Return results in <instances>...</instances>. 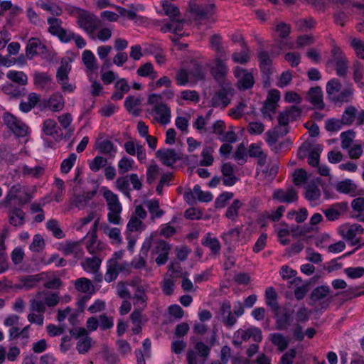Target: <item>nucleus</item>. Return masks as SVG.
Returning a JSON list of instances; mask_svg holds the SVG:
<instances>
[{
	"label": "nucleus",
	"mask_w": 364,
	"mask_h": 364,
	"mask_svg": "<svg viewBox=\"0 0 364 364\" xmlns=\"http://www.w3.org/2000/svg\"><path fill=\"white\" fill-rule=\"evenodd\" d=\"M92 220H95L92 227V232H95L97 228L99 218L97 213L94 211L90 212L87 216L79 219L75 223V228L77 230L82 231L84 228Z\"/></svg>",
	"instance_id": "29"
},
{
	"label": "nucleus",
	"mask_w": 364,
	"mask_h": 364,
	"mask_svg": "<svg viewBox=\"0 0 364 364\" xmlns=\"http://www.w3.org/2000/svg\"><path fill=\"white\" fill-rule=\"evenodd\" d=\"M71 70L70 60L68 58H63L61 60L60 66L59 67L56 78L58 82L68 80V74Z\"/></svg>",
	"instance_id": "41"
},
{
	"label": "nucleus",
	"mask_w": 364,
	"mask_h": 364,
	"mask_svg": "<svg viewBox=\"0 0 364 364\" xmlns=\"http://www.w3.org/2000/svg\"><path fill=\"white\" fill-rule=\"evenodd\" d=\"M321 192L318 188L313 185L306 186V198L312 205H316L320 203Z\"/></svg>",
	"instance_id": "40"
},
{
	"label": "nucleus",
	"mask_w": 364,
	"mask_h": 364,
	"mask_svg": "<svg viewBox=\"0 0 364 364\" xmlns=\"http://www.w3.org/2000/svg\"><path fill=\"white\" fill-rule=\"evenodd\" d=\"M104 233L109 237L112 244L119 245L122 242L120 230L117 228H111L107 225L102 226Z\"/></svg>",
	"instance_id": "38"
},
{
	"label": "nucleus",
	"mask_w": 364,
	"mask_h": 364,
	"mask_svg": "<svg viewBox=\"0 0 364 364\" xmlns=\"http://www.w3.org/2000/svg\"><path fill=\"white\" fill-rule=\"evenodd\" d=\"M162 10L165 15L170 19L176 18L179 14L178 9L170 0H164L161 2Z\"/></svg>",
	"instance_id": "49"
},
{
	"label": "nucleus",
	"mask_w": 364,
	"mask_h": 364,
	"mask_svg": "<svg viewBox=\"0 0 364 364\" xmlns=\"http://www.w3.org/2000/svg\"><path fill=\"white\" fill-rule=\"evenodd\" d=\"M97 149L101 153L108 155L112 158L115 156L117 152V148L112 142L108 140H105L99 143Z\"/></svg>",
	"instance_id": "45"
},
{
	"label": "nucleus",
	"mask_w": 364,
	"mask_h": 364,
	"mask_svg": "<svg viewBox=\"0 0 364 364\" xmlns=\"http://www.w3.org/2000/svg\"><path fill=\"white\" fill-rule=\"evenodd\" d=\"M6 77L10 80L21 85H26L28 83V76L22 71L9 70L6 73Z\"/></svg>",
	"instance_id": "46"
},
{
	"label": "nucleus",
	"mask_w": 364,
	"mask_h": 364,
	"mask_svg": "<svg viewBox=\"0 0 364 364\" xmlns=\"http://www.w3.org/2000/svg\"><path fill=\"white\" fill-rule=\"evenodd\" d=\"M4 122L8 128L18 136H25L28 132V126L14 115L6 113L4 116Z\"/></svg>",
	"instance_id": "10"
},
{
	"label": "nucleus",
	"mask_w": 364,
	"mask_h": 364,
	"mask_svg": "<svg viewBox=\"0 0 364 364\" xmlns=\"http://www.w3.org/2000/svg\"><path fill=\"white\" fill-rule=\"evenodd\" d=\"M242 202L239 200H235L228 207L226 211V217L230 220H235L238 213V210L242 207Z\"/></svg>",
	"instance_id": "59"
},
{
	"label": "nucleus",
	"mask_w": 364,
	"mask_h": 364,
	"mask_svg": "<svg viewBox=\"0 0 364 364\" xmlns=\"http://www.w3.org/2000/svg\"><path fill=\"white\" fill-rule=\"evenodd\" d=\"M103 196L107 202L109 213L107 215L109 223L118 225L120 223V214L122 210V204L120 203L118 196L107 187L101 188Z\"/></svg>",
	"instance_id": "4"
},
{
	"label": "nucleus",
	"mask_w": 364,
	"mask_h": 364,
	"mask_svg": "<svg viewBox=\"0 0 364 364\" xmlns=\"http://www.w3.org/2000/svg\"><path fill=\"white\" fill-rule=\"evenodd\" d=\"M221 39L218 36H214L210 39V44L213 48L217 52V58L214 61V65L212 67L213 74L218 81H221L228 73V67L225 60L227 59L225 53L220 47Z\"/></svg>",
	"instance_id": "2"
},
{
	"label": "nucleus",
	"mask_w": 364,
	"mask_h": 364,
	"mask_svg": "<svg viewBox=\"0 0 364 364\" xmlns=\"http://www.w3.org/2000/svg\"><path fill=\"white\" fill-rule=\"evenodd\" d=\"M145 229V225L142 220L138 219L136 216H132L127 225V231L128 232H141Z\"/></svg>",
	"instance_id": "50"
},
{
	"label": "nucleus",
	"mask_w": 364,
	"mask_h": 364,
	"mask_svg": "<svg viewBox=\"0 0 364 364\" xmlns=\"http://www.w3.org/2000/svg\"><path fill=\"white\" fill-rule=\"evenodd\" d=\"M95 194V191H83L80 192L75 190L73 196L70 199V208L73 207L79 210L85 208Z\"/></svg>",
	"instance_id": "12"
},
{
	"label": "nucleus",
	"mask_w": 364,
	"mask_h": 364,
	"mask_svg": "<svg viewBox=\"0 0 364 364\" xmlns=\"http://www.w3.org/2000/svg\"><path fill=\"white\" fill-rule=\"evenodd\" d=\"M322 151V146L316 144L311 147L309 142L304 143L299 150V155L301 157L308 154V162L312 166H318L319 155Z\"/></svg>",
	"instance_id": "9"
},
{
	"label": "nucleus",
	"mask_w": 364,
	"mask_h": 364,
	"mask_svg": "<svg viewBox=\"0 0 364 364\" xmlns=\"http://www.w3.org/2000/svg\"><path fill=\"white\" fill-rule=\"evenodd\" d=\"M266 304L273 309H277V293L272 287L267 289L265 292Z\"/></svg>",
	"instance_id": "61"
},
{
	"label": "nucleus",
	"mask_w": 364,
	"mask_h": 364,
	"mask_svg": "<svg viewBox=\"0 0 364 364\" xmlns=\"http://www.w3.org/2000/svg\"><path fill=\"white\" fill-rule=\"evenodd\" d=\"M116 188L125 195L129 193V180L127 176L119 177L115 181Z\"/></svg>",
	"instance_id": "62"
},
{
	"label": "nucleus",
	"mask_w": 364,
	"mask_h": 364,
	"mask_svg": "<svg viewBox=\"0 0 364 364\" xmlns=\"http://www.w3.org/2000/svg\"><path fill=\"white\" fill-rule=\"evenodd\" d=\"M326 93L328 99L333 102H348L353 96V89L350 87H343L338 80L333 78L326 84Z\"/></svg>",
	"instance_id": "3"
},
{
	"label": "nucleus",
	"mask_w": 364,
	"mask_h": 364,
	"mask_svg": "<svg viewBox=\"0 0 364 364\" xmlns=\"http://www.w3.org/2000/svg\"><path fill=\"white\" fill-rule=\"evenodd\" d=\"M34 85L38 88H45L51 82V77L46 73L34 72L33 74Z\"/></svg>",
	"instance_id": "42"
},
{
	"label": "nucleus",
	"mask_w": 364,
	"mask_h": 364,
	"mask_svg": "<svg viewBox=\"0 0 364 364\" xmlns=\"http://www.w3.org/2000/svg\"><path fill=\"white\" fill-rule=\"evenodd\" d=\"M136 73L139 76L143 77H149L151 80H155L158 77V73L155 70L154 65L150 63H146L139 66Z\"/></svg>",
	"instance_id": "36"
},
{
	"label": "nucleus",
	"mask_w": 364,
	"mask_h": 364,
	"mask_svg": "<svg viewBox=\"0 0 364 364\" xmlns=\"http://www.w3.org/2000/svg\"><path fill=\"white\" fill-rule=\"evenodd\" d=\"M275 230L279 242L283 245H288L291 242V238L296 235L294 228L284 223L276 225Z\"/></svg>",
	"instance_id": "16"
},
{
	"label": "nucleus",
	"mask_w": 364,
	"mask_h": 364,
	"mask_svg": "<svg viewBox=\"0 0 364 364\" xmlns=\"http://www.w3.org/2000/svg\"><path fill=\"white\" fill-rule=\"evenodd\" d=\"M357 185L351 179H344L335 184V189L340 193L353 196L357 192Z\"/></svg>",
	"instance_id": "24"
},
{
	"label": "nucleus",
	"mask_w": 364,
	"mask_h": 364,
	"mask_svg": "<svg viewBox=\"0 0 364 364\" xmlns=\"http://www.w3.org/2000/svg\"><path fill=\"white\" fill-rule=\"evenodd\" d=\"M234 75L237 80L239 89L247 90L253 86L255 80L252 73L240 67H236L234 69Z\"/></svg>",
	"instance_id": "13"
},
{
	"label": "nucleus",
	"mask_w": 364,
	"mask_h": 364,
	"mask_svg": "<svg viewBox=\"0 0 364 364\" xmlns=\"http://www.w3.org/2000/svg\"><path fill=\"white\" fill-rule=\"evenodd\" d=\"M60 250L65 255H73L75 257H80L82 254V247L80 242H66L60 245Z\"/></svg>",
	"instance_id": "23"
},
{
	"label": "nucleus",
	"mask_w": 364,
	"mask_h": 364,
	"mask_svg": "<svg viewBox=\"0 0 364 364\" xmlns=\"http://www.w3.org/2000/svg\"><path fill=\"white\" fill-rule=\"evenodd\" d=\"M36 5L43 10L53 15L58 16L62 12L60 7L52 0H48L46 1L43 0H38L36 1Z\"/></svg>",
	"instance_id": "37"
},
{
	"label": "nucleus",
	"mask_w": 364,
	"mask_h": 364,
	"mask_svg": "<svg viewBox=\"0 0 364 364\" xmlns=\"http://www.w3.org/2000/svg\"><path fill=\"white\" fill-rule=\"evenodd\" d=\"M269 340L280 351L285 350L289 343V338L281 333H274L269 336Z\"/></svg>",
	"instance_id": "43"
},
{
	"label": "nucleus",
	"mask_w": 364,
	"mask_h": 364,
	"mask_svg": "<svg viewBox=\"0 0 364 364\" xmlns=\"http://www.w3.org/2000/svg\"><path fill=\"white\" fill-rule=\"evenodd\" d=\"M356 117V109L353 107H348L344 111L342 116V122L346 124H352Z\"/></svg>",
	"instance_id": "64"
},
{
	"label": "nucleus",
	"mask_w": 364,
	"mask_h": 364,
	"mask_svg": "<svg viewBox=\"0 0 364 364\" xmlns=\"http://www.w3.org/2000/svg\"><path fill=\"white\" fill-rule=\"evenodd\" d=\"M106 245L98 241L95 232H92L87 240V249L90 254H95L104 250Z\"/></svg>",
	"instance_id": "39"
},
{
	"label": "nucleus",
	"mask_w": 364,
	"mask_h": 364,
	"mask_svg": "<svg viewBox=\"0 0 364 364\" xmlns=\"http://www.w3.org/2000/svg\"><path fill=\"white\" fill-rule=\"evenodd\" d=\"M231 304L230 301H224L220 306L223 322L227 327H232L237 322V316L231 311Z\"/></svg>",
	"instance_id": "22"
},
{
	"label": "nucleus",
	"mask_w": 364,
	"mask_h": 364,
	"mask_svg": "<svg viewBox=\"0 0 364 364\" xmlns=\"http://www.w3.org/2000/svg\"><path fill=\"white\" fill-rule=\"evenodd\" d=\"M77 159V155L74 153L69 154L68 158L65 159L60 165L61 172L68 173L73 167Z\"/></svg>",
	"instance_id": "56"
},
{
	"label": "nucleus",
	"mask_w": 364,
	"mask_h": 364,
	"mask_svg": "<svg viewBox=\"0 0 364 364\" xmlns=\"http://www.w3.org/2000/svg\"><path fill=\"white\" fill-rule=\"evenodd\" d=\"M102 260L96 257L86 259L82 264L85 271L89 273L96 274L100 267Z\"/></svg>",
	"instance_id": "44"
},
{
	"label": "nucleus",
	"mask_w": 364,
	"mask_h": 364,
	"mask_svg": "<svg viewBox=\"0 0 364 364\" xmlns=\"http://www.w3.org/2000/svg\"><path fill=\"white\" fill-rule=\"evenodd\" d=\"M250 339L257 343L261 342L262 340V331L255 326L240 328L234 333L232 343L235 346H240L242 342Z\"/></svg>",
	"instance_id": "8"
},
{
	"label": "nucleus",
	"mask_w": 364,
	"mask_h": 364,
	"mask_svg": "<svg viewBox=\"0 0 364 364\" xmlns=\"http://www.w3.org/2000/svg\"><path fill=\"white\" fill-rule=\"evenodd\" d=\"M339 233L350 245L354 246L360 242V236L364 233V229L359 224H344L340 226Z\"/></svg>",
	"instance_id": "7"
},
{
	"label": "nucleus",
	"mask_w": 364,
	"mask_h": 364,
	"mask_svg": "<svg viewBox=\"0 0 364 364\" xmlns=\"http://www.w3.org/2000/svg\"><path fill=\"white\" fill-rule=\"evenodd\" d=\"M183 25L184 22L176 17L171 18L169 23H164L160 29L163 33L171 32L181 36L183 35L182 33Z\"/></svg>",
	"instance_id": "26"
},
{
	"label": "nucleus",
	"mask_w": 364,
	"mask_h": 364,
	"mask_svg": "<svg viewBox=\"0 0 364 364\" xmlns=\"http://www.w3.org/2000/svg\"><path fill=\"white\" fill-rule=\"evenodd\" d=\"M199 100L198 93L194 90H183L177 97V102L182 105L183 100L190 102H197Z\"/></svg>",
	"instance_id": "55"
},
{
	"label": "nucleus",
	"mask_w": 364,
	"mask_h": 364,
	"mask_svg": "<svg viewBox=\"0 0 364 364\" xmlns=\"http://www.w3.org/2000/svg\"><path fill=\"white\" fill-rule=\"evenodd\" d=\"M309 102L316 107L321 109L324 104L323 102V92L320 87L311 88L308 95Z\"/></svg>",
	"instance_id": "35"
},
{
	"label": "nucleus",
	"mask_w": 364,
	"mask_h": 364,
	"mask_svg": "<svg viewBox=\"0 0 364 364\" xmlns=\"http://www.w3.org/2000/svg\"><path fill=\"white\" fill-rule=\"evenodd\" d=\"M193 196H195V200H198L200 202H210L213 198L210 192L203 191L198 185L193 187Z\"/></svg>",
	"instance_id": "53"
},
{
	"label": "nucleus",
	"mask_w": 364,
	"mask_h": 364,
	"mask_svg": "<svg viewBox=\"0 0 364 364\" xmlns=\"http://www.w3.org/2000/svg\"><path fill=\"white\" fill-rule=\"evenodd\" d=\"M154 235L155 233H152L150 237L145 239L142 244L139 257L132 259L130 266L137 269L144 268L146 266V257L151 247L152 238Z\"/></svg>",
	"instance_id": "15"
},
{
	"label": "nucleus",
	"mask_w": 364,
	"mask_h": 364,
	"mask_svg": "<svg viewBox=\"0 0 364 364\" xmlns=\"http://www.w3.org/2000/svg\"><path fill=\"white\" fill-rule=\"evenodd\" d=\"M156 156L166 166L173 165L178 159L177 154L173 149H159Z\"/></svg>",
	"instance_id": "30"
},
{
	"label": "nucleus",
	"mask_w": 364,
	"mask_h": 364,
	"mask_svg": "<svg viewBox=\"0 0 364 364\" xmlns=\"http://www.w3.org/2000/svg\"><path fill=\"white\" fill-rule=\"evenodd\" d=\"M203 244L209 247L214 252L219 251L220 249L219 241L215 237H212L210 234L205 237Z\"/></svg>",
	"instance_id": "63"
},
{
	"label": "nucleus",
	"mask_w": 364,
	"mask_h": 364,
	"mask_svg": "<svg viewBox=\"0 0 364 364\" xmlns=\"http://www.w3.org/2000/svg\"><path fill=\"white\" fill-rule=\"evenodd\" d=\"M42 132L46 136H52L54 139L61 136V129L57 122L52 119H46L42 125Z\"/></svg>",
	"instance_id": "25"
},
{
	"label": "nucleus",
	"mask_w": 364,
	"mask_h": 364,
	"mask_svg": "<svg viewBox=\"0 0 364 364\" xmlns=\"http://www.w3.org/2000/svg\"><path fill=\"white\" fill-rule=\"evenodd\" d=\"M169 250L170 246L167 242L164 241H159L157 242L156 247L152 250V254L157 255L155 261L158 265L164 264L167 262Z\"/></svg>",
	"instance_id": "18"
},
{
	"label": "nucleus",
	"mask_w": 364,
	"mask_h": 364,
	"mask_svg": "<svg viewBox=\"0 0 364 364\" xmlns=\"http://www.w3.org/2000/svg\"><path fill=\"white\" fill-rule=\"evenodd\" d=\"M39 279L38 275L24 277L21 279L19 287L25 289H29L36 286Z\"/></svg>",
	"instance_id": "58"
},
{
	"label": "nucleus",
	"mask_w": 364,
	"mask_h": 364,
	"mask_svg": "<svg viewBox=\"0 0 364 364\" xmlns=\"http://www.w3.org/2000/svg\"><path fill=\"white\" fill-rule=\"evenodd\" d=\"M203 72L198 65H194L190 70L181 68L176 75L177 84L180 86H185L188 83L195 84L203 80Z\"/></svg>",
	"instance_id": "5"
},
{
	"label": "nucleus",
	"mask_w": 364,
	"mask_h": 364,
	"mask_svg": "<svg viewBox=\"0 0 364 364\" xmlns=\"http://www.w3.org/2000/svg\"><path fill=\"white\" fill-rule=\"evenodd\" d=\"M145 204L152 218H159L163 215V212L160 210L159 203L157 200H148Z\"/></svg>",
	"instance_id": "60"
},
{
	"label": "nucleus",
	"mask_w": 364,
	"mask_h": 364,
	"mask_svg": "<svg viewBox=\"0 0 364 364\" xmlns=\"http://www.w3.org/2000/svg\"><path fill=\"white\" fill-rule=\"evenodd\" d=\"M249 155L250 157H256L259 159L258 169L264 173V170L262 168L265 164L266 154L263 153L260 144H252L249 148Z\"/></svg>",
	"instance_id": "33"
},
{
	"label": "nucleus",
	"mask_w": 364,
	"mask_h": 364,
	"mask_svg": "<svg viewBox=\"0 0 364 364\" xmlns=\"http://www.w3.org/2000/svg\"><path fill=\"white\" fill-rule=\"evenodd\" d=\"M95 16L86 11H82L77 17V23L79 26L87 33L92 32L95 26Z\"/></svg>",
	"instance_id": "20"
},
{
	"label": "nucleus",
	"mask_w": 364,
	"mask_h": 364,
	"mask_svg": "<svg viewBox=\"0 0 364 364\" xmlns=\"http://www.w3.org/2000/svg\"><path fill=\"white\" fill-rule=\"evenodd\" d=\"M118 169L119 173H125L129 171L134 170V161L128 157H123L118 162Z\"/></svg>",
	"instance_id": "51"
},
{
	"label": "nucleus",
	"mask_w": 364,
	"mask_h": 364,
	"mask_svg": "<svg viewBox=\"0 0 364 364\" xmlns=\"http://www.w3.org/2000/svg\"><path fill=\"white\" fill-rule=\"evenodd\" d=\"M134 305L139 310L144 309L146 306L147 296L141 287H139L134 294Z\"/></svg>",
	"instance_id": "52"
},
{
	"label": "nucleus",
	"mask_w": 364,
	"mask_h": 364,
	"mask_svg": "<svg viewBox=\"0 0 364 364\" xmlns=\"http://www.w3.org/2000/svg\"><path fill=\"white\" fill-rule=\"evenodd\" d=\"M232 95L231 89H223L217 92L212 98V106L225 107L230 104Z\"/></svg>",
	"instance_id": "19"
},
{
	"label": "nucleus",
	"mask_w": 364,
	"mask_h": 364,
	"mask_svg": "<svg viewBox=\"0 0 364 364\" xmlns=\"http://www.w3.org/2000/svg\"><path fill=\"white\" fill-rule=\"evenodd\" d=\"M45 50V46L38 38H31L26 46V55L32 58L34 55L43 53Z\"/></svg>",
	"instance_id": "27"
},
{
	"label": "nucleus",
	"mask_w": 364,
	"mask_h": 364,
	"mask_svg": "<svg viewBox=\"0 0 364 364\" xmlns=\"http://www.w3.org/2000/svg\"><path fill=\"white\" fill-rule=\"evenodd\" d=\"M223 183L227 186H233L237 181V177L234 173L233 166L230 163H225L222 166Z\"/></svg>",
	"instance_id": "32"
},
{
	"label": "nucleus",
	"mask_w": 364,
	"mask_h": 364,
	"mask_svg": "<svg viewBox=\"0 0 364 364\" xmlns=\"http://www.w3.org/2000/svg\"><path fill=\"white\" fill-rule=\"evenodd\" d=\"M31 301L34 311H45L46 306H55L58 304L59 296L56 293L46 290L38 292Z\"/></svg>",
	"instance_id": "6"
},
{
	"label": "nucleus",
	"mask_w": 364,
	"mask_h": 364,
	"mask_svg": "<svg viewBox=\"0 0 364 364\" xmlns=\"http://www.w3.org/2000/svg\"><path fill=\"white\" fill-rule=\"evenodd\" d=\"M24 222V213L22 210L16 208L9 213V223L11 225L16 227L21 226Z\"/></svg>",
	"instance_id": "47"
},
{
	"label": "nucleus",
	"mask_w": 364,
	"mask_h": 364,
	"mask_svg": "<svg viewBox=\"0 0 364 364\" xmlns=\"http://www.w3.org/2000/svg\"><path fill=\"white\" fill-rule=\"evenodd\" d=\"M65 100L60 92H55L48 100L40 102L41 108H47L53 112H58L64 108Z\"/></svg>",
	"instance_id": "14"
},
{
	"label": "nucleus",
	"mask_w": 364,
	"mask_h": 364,
	"mask_svg": "<svg viewBox=\"0 0 364 364\" xmlns=\"http://www.w3.org/2000/svg\"><path fill=\"white\" fill-rule=\"evenodd\" d=\"M21 188L20 186H14L9 190L6 198L4 201L5 206H9L11 204H16V203H21L23 200L20 195Z\"/></svg>",
	"instance_id": "34"
},
{
	"label": "nucleus",
	"mask_w": 364,
	"mask_h": 364,
	"mask_svg": "<svg viewBox=\"0 0 364 364\" xmlns=\"http://www.w3.org/2000/svg\"><path fill=\"white\" fill-rule=\"evenodd\" d=\"M355 137L353 131L344 132L341 134V147L343 149H349Z\"/></svg>",
	"instance_id": "57"
},
{
	"label": "nucleus",
	"mask_w": 364,
	"mask_h": 364,
	"mask_svg": "<svg viewBox=\"0 0 364 364\" xmlns=\"http://www.w3.org/2000/svg\"><path fill=\"white\" fill-rule=\"evenodd\" d=\"M82 59L86 67V72L89 76L97 73L98 70V64L97 59L92 51L85 50L82 53Z\"/></svg>",
	"instance_id": "21"
},
{
	"label": "nucleus",
	"mask_w": 364,
	"mask_h": 364,
	"mask_svg": "<svg viewBox=\"0 0 364 364\" xmlns=\"http://www.w3.org/2000/svg\"><path fill=\"white\" fill-rule=\"evenodd\" d=\"M300 115V111L295 107H292L282 113L279 116V124L286 126L289 122L295 120Z\"/></svg>",
	"instance_id": "31"
},
{
	"label": "nucleus",
	"mask_w": 364,
	"mask_h": 364,
	"mask_svg": "<svg viewBox=\"0 0 364 364\" xmlns=\"http://www.w3.org/2000/svg\"><path fill=\"white\" fill-rule=\"evenodd\" d=\"M147 103L152 106L147 111V113L152 118L154 122H157L162 125H166L171 122V109L166 104L161 102V96L159 94H150L147 97Z\"/></svg>",
	"instance_id": "1"
},
{
	"label": "nucleus",
	"mask_w": 364,
	"mask_h": 364,
	"mask_svg": "<svg viewBox=\"0 0 364 364\" xmlns=\"http://www.w3.org/2000/svg\"><path fill=\"white\" fill-rule=\"evenodd\" d=\"M75 285L76 289L82 293H92L94 290V287L90 280L85 277L77 279Z\"/></svg>",
	"instance_id": "48"
},
{
	"label": "nucleus",
	"mask_w": 364,
	"mask_h": 364,
	"mask_svg": "<svg viewBox=\"0 0 364 364\" xmlns=\"http://www.w3.org/2000/svg\"><path fill=\"white\" fill-rule=\"evenodd\" d=\"M273 198L282 203H292L297 199V194L293 188L277 190L274 192Z\"/></svg>",
	"instance_id": "28"
},
{
	"label": "nucleus",
	"mask_w": 364,
	"mask_h": 364,
	"mask_svg": "<svg viewBox=\"0 0 364 364\" xmlns=\"http://www.w3.org/2000/svg\"><path fill=\"white\" fill-rule=\"evenodd\" d=\"M70 333L75 338H79L77 343V349L80 353H85L91 347V338L88 336L87 331L84 328H75L71 330Z\"/></svg>",
	"instance_id": "11"
},
{
	"label": "nucleus",
	"mask_w": 364,
	"mask_h": 364,
	"mask_svg": "<svg viewBox=\"0 0 364 364\" xmlns=\"http://www.w3.org/2000/svg\"><path fill=\"white\" fill-rule=\"evenodd\" d=\"M30 311H31V313L28 315V321L31 323H35V324H37L39 326H42L43 324V321H44L43 314L45 311H34L32 309V301H31Z\"/></svg>",
	"instance_id": "54"
},
{
	"label": "nucleus",
	"mask_w": 364,
	"mask_h": 364,
	"mask_svg": "<svg viewBox=\"0 0 364 364\" xmlns=\"http://www.w3.org/2000/svg\"><path fill=\"white\" fill-rule=\"evenodd\" d=\"M124 255V250H119L115 252L112 257L109 259V263L112 264L116 269L118 273H124L129 274L130 273L131 266L127 262H121Z\"/></svg>",
	"instance_id": "17"
}]
</instances>
